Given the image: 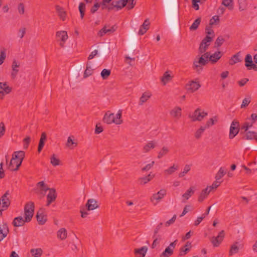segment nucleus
<instances>
[{"instance_id": "nucleus-1", "label": "nucleus", "mask_w": 257, "mask_h": 257, "mask_svg": "<svg viewBox=\"0 0 257 257\" xmlns=\"http://www.w3.org/2000/svg\"><path fill=\"white\" fill-rule=\"evenodd\" d=\"M25 152L23 151L15 152L10 162L9 168L15 171L19 169L25 157Z\"/></svg>"}, {"instance_id": "nucleus-2", "label": "nucleus", "mask_w": 257, "mask_h": 257, "mask_svg": "<svg viewBox=\"0 0 257 257\" xmlns=\"http://www.w3.org/2000/svg\"><path fill=\"white\" fill-rule=\"evenodd\" d=\"M121 111L119 110L115 115L113 113H110L109 111L105 113L103 117V121L107 124L114 123L117 124H120L122 122L121 119Z\"/></svg>"}, {"instance_id": "nucleus-3", "label": "nucleus", "mask_w": 257, "mask_h": 257, "mask_svg": "<svg viewBox=\"0 0 257 257\" xmlns=\"http://www.w3.org/2000/svg\"><path fill=\"white\" fill-rule=\"evenodd\" d=\"M166 195L167 190L165 189H161L152 195L150 202L154 206H156L163 200Z\"/></svg>"}, {"instance_id": "nucleus-4", "label": "nucleus", "mask_w": 257, "mask_h": 257, "mask_svg": "<svg viewBox=\"0 0 257 257\" xmlns=\"http://www.w3.org/2000/svg\"><path fill=\"white\" fill-rule=\"evenodd\" d=\"M208 114V113L201 108H197L192 113H190L189 117L193 121H201Z\"/></svg>"}, {"instance_id": "nucleus-5", "label": "nucleus", "mask_w": 257, "mask_h": 257, "mask_svg": "<svg viewBox=\"0 0 257 257\" xmlns=\"http://www.w3.org/2000/svg\"><path fill=\"white\" fill-rule=\"evenodd\" d=\"M34 209L35 205L33 202L30 201L26 204L24 207V213L25 221L27 222H29L32 220L34 213Z\"/></svg>"}, {"instance_id": "nucleus-6", "label": "nucleus", "mask_w": 257, "mask_h": 257, "mask_svg": "<svg viewBox=\"0 0 257 257\" xmlns=\"http://www.w3.org/2000/svg\"><path fill=\"white\" fill-rule=\"evenodd\" d=\"M206 63L207 60L205 59L203 56L196 57L193 61L192 68L196 72L200 73Z\"/></svg>"}, {"instance_id": "nucleus-7", "label": "nucleus", "mask_w": 257, "mask_h": 257, "mask_svg": "<svg viewBox=\"0 0 257 257\" xmlns=\"http://www.w3.org/2000/svg\"><path fill=\"white\" fill-rule=\"evenodd\" d=\"M201 87L200 82L198 79L189 81L185 85L186 90L191 93H193L198 90Z\"/></svg>"}, {"instance_id": "nucleus-8", "label": "nucleus", "mask_w": 257, "mask_h": 257, "mask_svg": "<svg viewBox=\"0 0 257 257\" xmlns=\"http://www.w3.org/2000/svg\"><path fill=\"white\" fill-rule=\"evenodd\" d=\"M174 77V74L172 71L168 70L166 71L160 77V81L163 86L166 85L171 82Z\"/></svg>"}, {"instance_id": "nucleus-9", "label": "nucleus", "mask_w": 257, "mask_h": 257, "mask_svg": "<svg viewBox=\"0 0 257 257\" xmlns=\"http://www.w3.org/2000/svg\"><path fill=\"white\" fill-rule=\"evenodd\" d=\"M239 126L238 121L235 120L232 121L229 128V138L230 139H232L238 134L239 130Z\"/></svg>"}, {"instance_id": "nucleus-10", "label": "nucleus", "mask_w": 257, "mask_h": 257, "mask_svg": "<svg viewBox=\"0 0 257 257\" xmlns=\"http://www.w3.org/2000/svg\"><path fill=\"white\" fill-rule=\"evenodd\" d=\"M10 195L9 191H7L0 198V208L6 210L10 205L11 201L8 196Z\"/></svg>"}, {"instance_id": "nucleus-11", "label": "nucleus", "mask_w": 257, "mask_h": 257, "mask_svg": "<svg viewBox=\"0 0 257 257\" xmlns=\"http://www.w3.org/2000/svg\"><path fill=\"white\" fill-rule=\"evenodd\" d=\"M56 36L57 41L60 42L59 45L61 47H64L65 42L68 38L67 33L65 31H60L56 32Z\"/></svg>"}, {"instance_id": "nucleus-12", "label": "nucleus", "mask_w": 257, "mask_h": 257, "mask_svg": "<svg viewBox=\"0 0 257 257\" xmlns=\"http://www.w3.org/2000/svg\"><path fill=\"white\" fill-rule=\"evenodd\" d=\"M177 240L171 242L168 246H167L164 251L161 254V257H169L174 252V250L176 247Z\"/></svg>"}, {"instance_id": "nucleus-13", "label": "nucleus", "mask_w": 257, "mask_h": 257, "mask_svg": "<svg viewBox=\"0 0 257 257\" xmlns=\"http://www.w3.org/2000/svg\"><path fill=\"white\" fill-rule=\"evenodd\" d=\"M127 2H128V0H119L113 1L111 6H109L107 9L109 11H110L113 10L114 8H116V10L118 11L125 7Z\"/></svg>"}, {"instance_id": "nucleus-14", "label": "nucleus", "mask_w": 257, "mask_h": 257, "mask_svg": "<svg viewBox=\"0 0 257 257\" xmlns=\"http://www.w3.org/2000/svg\"><path fill=\"white\" fill-rule=\"evenodd\" d=\"M225 235L224 230H221L218 233L217 236L212 237L211 242L214 247H218L223 241Z\"/></svg>"}, {"instance_id": "nucleus-15", "label": "nucleus", "mask_w": 257, "mask_h": 257, "mask_svg": "<svg viewBox=\"0 0 257 257\" xmlns=\"http://www.w3.org/2000/svg\"><path fill=\"white\" fill-rule=\"evenodd\" d=\"M212 40L208 37H205L202 41L199 48V52L200 53H204L207 50L209 46L210 45Z\"/></svg>"}, {"instance_id": "nucleus-16", "label": "nucleus", "mask_w": 257, "mask_h": 257, "mask_svg": "<svg viewBox=\"0 0 257 257\" xmlns=\"http://www.w3.org/2000/svg\"><path fill=\"white\" fill-rule=\"evenodd\" d=\"M206 54V58H207L209 61L213 64L218 62V61L221 58L223 55L222 52L219 51H216L211 54H209L208 53Z\"/></svg>"}, {"instance_id": "nucleus-17", "label": "nucleus", "mask_w": 257, "mask_h": 257, "mask_svg": "<svg viewBox=\"0 0 257 257\" xmlns=\"http://www.w3.org/2000/svg\"><path fill=\"white\" fill-rule=\"evenodd\" d=\"M37 220L39 224L43 225L47 221V216L45 214V210L43 208H41L37 212L36 215Z\"/></svg>"}, {"instance_id": "nucleus-18", "label": "nucleus", "mask_w": 257, "mask_h": 257, "mask_svg": "<svg viewBox=\"0 0 257 257\" xmlns=\"http://www.w3.org/2000/svg\"><path fill=\"white\" fill-rule=\"evenodd\" d=\"M243 244L239 241L234 242L230 246V248L229 251V255H232L234 254L237 253L239 250L242 248Z\"/></svg>"}, {"instance_id": "nucleus-19", "label": "nucleus", "mask_w": 257, "mask_h": 257, "mask_svg": "<svg viewBox=\"0 0 257 257\" xmlns=\"http://www.w3.org/2000/svg\"><path fill=\"white\" fill-rule=\"evenodd\" d=\"M245 66L248 70H257L256 65L252 61V56L250 54H247L244 59Z\"/></svg>"}, {"instance_id": "nucleus-20", "label": "nucleus", "mask_w": 257, "mask_h": 257, "mask_svg": "<svg viewBox=\"0 0 257 257\" xmlns=\"http://www.w3.org/2000/svg\"><path fill=\"white\" fill-rule=\"evenodd\" d=\"M195 188L192 186L189 187L182 195V202H186L195 193Z\"/></svg>"}, {"instance_id": "nucleus-21", "label": "nucleus", "mask_w": 257, "mask_h": 257, "mask_svg": "<svg viewBox=\"0 0 257 257\" xmlns=\"http://www.w3.org/2000/svg\"><path fill=\"white\" fill-rule=\"evenodd\" d=\"M57 197V194L56 190L54 188H51L49 190V193L47 196V206H49L50 204L54 202Z\"/></svg>"}, {"instance_id": "nucleus-22", "label": "nucleus", "mask_w": 257, "mask_h": 257, "mask_svg": "<svg viewBox=\"0 0 257 257\" xmlns=\"http://www.w3.org/2000/svg\"><path fill=\"white\" fill-rule=\"evenodd\" d=\"M9 232V229L7 223H4L0 225V242L8 235Z\"/></svg>"}, {"instance_id": "nucleus-23", "label": "nucleus", "mask_w": 257, "mask_h": 257, "mask_svg": "<svg viewBox=\"0 0 257 257\" xmlns=\"http://www.w3.org/2000/svg\"><path fill=\"white\" fill-rule=\"evenodd\" d=\"M150 25V22L148 19L145 20L143 24L140 26L138 34L139 35H143L145 34L147 31L149 29Z\"/></svg>"}, {"instance_id": "nucleus-24", "label": "nucleus", "mask_w": 257, "mask_h": 257, "mask_svg": "<svg viewBox=\"0 0 257 257\" xmlns=\"http://www.w3.org/2000/svg\"><path fill=\"white\" fill-rule=\"evenodd\" d=\"M152 96V93L150 91H146L143 92L140 98L139 104L140 105H143Z\"/></svg>"}, {"instance_id": "nucleus-25", "label": "nucleus", "mask_w": 257, "mask_h": 257, "mask_svg": "<svg viewBox=\"0 0 257 257\" xmlns=\"http://www.w3.org/2000/svg\"><path fill=\"white\" fill-rule=\"evenodd\" d=\"M157 145V142L156 141H150L148 142L143 147V152L148 153L153 149L155 148Z\"/></svg>"}, {"instance_id": "nucleus-26", "label": "nucleus", "mask_w": 257, "mask_h": 257, "mask_svg": "<svg viewBox=\"0 0 257 257\" xmlns=\"http://www.w3.org/2000/svg\"><path fill=\"white\" fill-rule=\"evenodd\" d=\"M211 191H212L210 190V188L208 186L205 188L203 189L200 192V194L198 197V201L200 202H202L207 197L208 195Z\"/></svg>"}, {"instance_id": "nucleus-27", "label": "nucleus", "mask_w": 257, "mask_h": 257, "mask_svg": "<svg viewBox=\"0 0 257 257\" xmlns=\"http://www.w3.org/2000/svg\"><path fill=\"white\" fill-rule=\"evenodd\" d=\"M148 250L146 246H144L139 248H136L135 251L137 257H145Z\"/></svg>"}, {"instance_id": "nucleus-28", "label": "nucleus", "mask_w": 257, "mask_h": 257, "mask_svg": "<svg viewBox=\"0 0 257 257\" xmlns=\"http://www.w3.org/2000/svg\"><path fill=\"white\" fill-rule=\"evenodd\" d=\"M241 61V58L240 53H237L233 55L229 59L228 63L229 65H234L235 64L240 62Z\"/></svg>"}, {"instance_id": "nucleus-29", "label": "nucleus", "mask_w": 257, "mask_h": 257, "mask_svg": "<svg viewBox=\"0 0 257 257\" xmlns=\"http://www.w3.org/2000/svg\"><path fill=\"white\" fill-rule=\"evenodd\" d=\"M26 222L27 221H25V218L23 219L22 216H18L14 219L12 224L15 227H20L23 226Z\"/></svg>"}, {"instance_id": "nucleus-30", "label": "nucleus", "mask_w": 257, "mask_h": 257, "mask_svg": "<svg viewBox=\"0 0 257 257\" xmlns=\"http://www.w3.org/2000/svg\"><path fill=\"white\" fill-rule=\"evenodd\" d=\"M86 207L88 210H93L98 207V205L97 204V201L93 199H90L87 201L86 204Z\"/></svg>"}, {"instance_id": "nucleus-31", "label": "nucleus", "mask_w": 257, "mask_h": 257, "mask_svg": "<svg viewBox=\"0 0 257 257\" xmlns=\"http://www.w3.org/2000/svg\"><path fill=\"white\" fill-rule=\"evenodd\" d=\"M47 139V136L45 133H43L41 134V138L39 143L38 148V152L40 153L43 149L45 141Z\"/></svg>"}, {"instance_id": "nucleus-32", "label": "nucleus", "mask_w": 257, "mask_h": 257, "mask_svg": "<svg viewBox=\"0 0 257 257\" xmlns=\"http://www.w3.org/2000/svg\"><path fill=\"white\" fill-rule=\"evenodd\" d=\"M154 177V175L150 173L148 176L140 178L139 179V183L141 185H145L149 182Z\"/></svg>"}, {"instance_id": "nucleus-33", "label": "nucleus", "mask_w": 257, "mask_h": 257, "mask_svg": "<svg viewBox=\"0 0 257 257\" xmlns=\"http://www.w3.org/2000/svg\"><path fill=\"white\" fill-rule=\"evenodd\" d=\"M207 128L206 126L205 125H201L200 127L197 128L194 133V137L196 139H200L202 135L203 134L204 131Z\"/></svg>"}, {"instance_id": "nucleus-34", "label": "nucleus", "mask_w": 257, "mask_h": 257, "mask_svg": "<svg viewBox=\"0 0 257 257\" xmlns=\"http://www.w3.org/2000/svg\"><path fill=\"white\" fill-rule=\"evenodd\" d=\"M218 120V117L217 115H214L210 118L206 122V125L207 128H209L210 126L216 124Z\"/></svg>"}, {"instance_id": "nucleus-35", "label": "nucleus", "mask_w": 257, "mask_h": 257, "mask_svg": "<svg viewBox=\"0 0 257 257\" xmlns=\"http://www.w3.org/2000/svg\"><path fill=\"white\" fill-rule=\"evenodd\" d=\"M56 9L60 18L62 21H65L66 19V13L64 9L59 6H56Z\"/></svg>"}, {"instance_id": "nucleus-36", "label": "nucleus", "mask_w": 257, "mask_h": 257, "mask_svg": "<svg viewBox=\"0 0 257 257\" xmlns=\"http://www.w3.org/2000/svg\"><path fill=\"white\" fill-rule=\"evenodd\" d=\"M171 115L175 118H178L181 115V109L179 107L174 108L170 112Z\"/></svg>"}, {"instance_id": "nucleus-37", "label": "nucleus", "mask_w": 257, "mask_h": 257, "mask_svg": "<svg viewBox=\"0 0 257 257\" xmlns=\"http://www.w3.org/2000/svg\"><path fill=\"white\" fill-rule=\"evenodd\" d=\"M19 66L20 65L18 64L16 60H14L13 62L12 66L13 71L12 72L11 76L12 78L14 79L16 77L19 71V69H18V68H19Z\"/></svg>"}, {"instance_id": "nucleus-38", "label": "nucleus", "mask_w": 257, "mask_h": 257, "mask_svg": "<svg viewBox=\"0 0 257 257\" xmlns=\"http://www.w3.org/2000/svg\"><path fill=\"white\" fill-rule=\"evenodd\" d=\"M73 138H74L73 136L69 137L66 144V146L71 149H73L77 145V143L73 140Z\"/></svg>"}, {"instance_id": "nucleus-39", "label": "nucleus", "mask_w": 257, "mask_h": 257, "mask_svg": "<svg viewBox=\"0 0 257 257\" xmlns=\"http://www.w3.org/2000/svg\"><path fill=\"white\" fill-rule=\"evenodd\" d=\"M237 4L240 11H244L247 7V0H237Z\"/></svg>"}, {"instance_id": "nucleus-40", "label": "nucleus", "mask_w": 257, "mask_h": 257, "mask_svg": "<svg viewBox=\"0 0 257 257\" xmlns=\"http://www.w3.org/2000/svg\"><path fill=\"white\" fill-rule=\"evenodd\" d=\"M191 247V243L187 242L185 246L182 247L180 249V255L183 256L187 253V252L190 250V248Z\"/></svg>"}, {"instance_id": "nucleus-41", "label": "nucleus", "mask_w": 257, "mask_h": 257, "mask_svg": "<svg viewBox=\"0 0 257 257\" xmlns=\"http://www.w3.org/2000/svg\"><path fill=\"white\" fill-rule=\"evenodd\" d=\"M57 237L61 240L65 239L67 237V231L64 228H62L57 232Z\"/></svg>"}, {"instance_id": "nucleus-42", "label": "nucleus", "mask_w": 257, "mask_h": 257, "mask_svg": "<svg viewBox=\"0 0 257 257\" xmlns=\"http://www.w3.org/2000/svg\"><path fill=\"white\" fill-rule=\"evenodd\" d=\"M226 174V170L224 167H221L220 168L219 170H218V172L217 173L216 176H215V179L216 180H220L223 177V176Z\"/></svg>"}, {"instance_id": "nucleus-43", "label": "nucleus", "mask_w": 257, "mask_h": 257, "mask_svg": "<svg viewBox=\"0 0 257 257\" xmlns=\"http://www.w3.org/2000/svg\"><path fill=\"white\" fill-rule=\"evenodd\" d=\"M254 122L248 118V121H245L242 126V129L244 130L245 132H247V131L251 128L252 125L254 124Z\"/></svg>"}, {"instance_id": "nucleus-44", "label": "nucleus", "mask_w": 257, "mask_h": 257, "mask_svg": "<svg viewBox=\"0 0 257 257\" xmlns=\"http://www.w3.org/2000/svg\"><path fill=\"white\" fill-rule=\"evenodd\" d=\"M93 72V69L91 68V66L87 63L86 68L84 71L83 77L86 78L89 76L91 75Z\"/></svg>"}, {"instance_id": "nucleus-45", "label": "nucleus", "mask_w": 257, "mask_h": 257, "mask_svg": "<svg viewBox=\"0 0 257 257\" xmlns=\"http://www.w3.org/2000/svg\"><path fill=\"white\" fill-rule=\"evenodd\" d=\"M205 33L207 34L206 37L210 38L211 40H212L215 37L214 31L211 28V26H208L206 27Z\"/></svg>"}, {"instance_id": "nucleus-46", "label": "nucleus", "mask_w": 257, "mask_h": 257, "mask_svg": "<svg viewBox=\"0 0 257 257\" xmlns=\"http://www.w3.org/2000/svg\"><path fill=\"white\" fill-rule=\"evenodd\" d=\"M178 167L177 165H173L170 167L164 170V173L167 175H170L174 173L176 170H177Z\"/></svg>"}, {"instance_id": "nucleus-47", "label": "nucleus", "mask_w": 257, "mask_h": 257, "mask_svg": "<svg viewBox=\"0 0 257 257\" xmlns=\"http://www.w3.org/2000/svg\"><path fill=\"white\" fill-rule=\"evenodd\" d=\"M221 4L229 10H232L233 8V0H222Z\"/></svg>"}, {"instance_id": "nucleus-48", "label": "nucleus", "mask_w": 257, "mask_h": 257, "mask_svg": "<svg viewBox=\"0 0 257 257\" xmlns=\"http://www.w3.org/2000/svg\"><path fill=\"white\" fill-rule=\"evenodd\" d=\"M201 22V18H198L196 19L191 26L190 27L189 29L190 31H195L196 30L198 26H199Z\"/></svg>"}, {"instance_id": "nucleus-49", "label": "nucleus", "mask_w": 257, "mask_h": 257, "mask_svg": "<svg viewBox=\"0 0 257 257\" xmlns=\"http://www.w3.org/2000/svg\"><path fill=\"white\" fill-rule=\"evenodd\" d=\"M245 137L247 140L255 139L257 141V133L248 131L246 133Z\"/></svg>"}, {"instance_id": "nucleus-50", "label": "nucleus", "mask_w": 257, "mask_h": 257, "mask_svg": "<svg viewBox=\"0 0 257 257\" xmlns=\"http://www.w3.org/2000/svg\"><path fill=\"white\" fill-rule=\"evenodd\" d=\"M169 151V149L167 147H163L158 153V158L160 159L166 155Z\"/></svg>"}, {"instance_id": "nucleus-51", "label": "nucleus", "mask_w": 257, "mask_h": 257, "mask_svg": "<svg viewBox=\"0 0 257 257\" xmlns=\"http://www.w3.org/2000/svg\"><path fill=\"white\" fill-rule=\"evenodd\" d=\"M191 169V165H186L182 171L180 172L179 174V177L180 178H182Z\"/></svg>"}, {"instance_id": "nucleus-52", "label": "nucleus", "mask_w": 257, "mask_h": 257, "mask_svg": "<svg viewBox=\"0 0 257 257\" xmlns=\"http://www.w3.org/2000/svg\"><path fill=\"white\" fill-rule=\"evenodd\" d=\"M111 74V71L109 69H104L101 72V76L103 80H105L108 78Z\"/></svg>"}, {"instance_id": "nucleus-53", "label": "nucleus", "mask_w": 257, "mask_h": 257, "mask_svg": "<svg viewBox=\"0 0 257 257\" xmlns=\"http://www.w3.org/2000/svg\"><path fill=\"white\" fill-rule=\"evenodd\" d=\"M50 163L54 167L59 165L60 160L56 158V155L53 154L50 158Z\"/></svg>"}, {"instance_id": "nucleus-54", "label": "nucleus", "mask_w": 257, "mask_h": 257, "mask_svg": "<svg viewBox=\"0 0 257 257\" xmlns=\"http://www.w3.org/2000/svg\"><path fill=\"white\" fill-rule=\"evenodd\" d=\"M31 253L34 257H40L42 254V250L41 248L31 249Z\"/></svg>"}, {"instance_id": "nucleus-55", "label": "nucleus", "mask_w": 257, "mask_h": 257, "mask_svg": "<svg viewBox=\"0 0 257 257\" xmlns=\"http://www.w3.org/2000/svg\"><path fill=\"white\" fill-rule=\"evenodd\" d=\"M219 22V18L218 16H214L209 21V26L217 25Z\"/></svg>"}, {"instance_id": "nucleus-56", "label": "nucleus", "mask_w": 257, "mask_h": 257, "mask_svg": "<svg viewBox=\"0 0 257 257\" xmlns=\"http://www.w3.org/2000/svg\"><path fill=\"white\" fill-rule=\"evenodd\" d=\"M79 11L80 13V17L81 19L84 18L85 11V4L84 3H80L79 5Z\"/></svg>"}, {"instance_id": "nucleus-57", "label": "nucleus", "mask_w": 257, "mask_h": 257, "mask_svg": "<svg viewBox=\"0 0 257 257\" xmlns=\"http://www.w3.org/2000/svg\"><path fill=\"white\" fill-rule=\"evenodd\" d=\"M251 98L250 96L245 97L242 100L240 107L241 108L246 107L250 102Z\"/></svg>"}, {"instance_id": "nucleus-58", "label": "nucleus", "mask_w": 257, "mask_h": 257, "mask_svg": "<svg viewBox=\"0 0 257 257\" xmlns=\"http://www.w3.org/2000/svg\"><path fill=\"white\" fill-rule=\"evenodd\" d=\"M37 186L40 188L41 190L44 191H47L49 190L50 188H48L47 186L45 184L43 181L39 182L37 184Z\"/></svg>"}, {"instance_id": "nucleus-59", "label": "nucleus", "mask_w": 257, "mask_h": 257, "mask_svg": "<svg viewBox=\"0 0 257 257\" xmlns=\"http://www.w3.org/2000/svg\"><path fill=\"white\" fill-rule=\"evenodd\" d=\"M154 164L155 162L152 160L151 161H150V162L146 164L144 167L142 168V170L145 171L150 170L151 169L153 168Z\"/></svg>"}, {"instance_id": "nucleus-60", "label": "nucleus", "mask_w": 257, "mask_h": 257, "mask_svg": "<svg viewBox=\"0 0 257 257\" xmlns=\"http://www.w3.org/2000/svg\"><path fill=\"white\" fill-rule=\"evenodd\" d=\"M221 183V182L220 181L215 179V181L213 182L211 185L208 186L210 187V190L212 191L214 189H216L220 185Z\"/></svg>"}, {"instance_id": "nucleus-61", "label": "nucleus", "mask_w": 257, "mask_h": 257, "mask_svg": "<svg viewBox=\"0 0 257 257\" xmlns=\"http://www.w3.org/2000/svg\"><path fill=\"white\" fill-rule=\"evenodd\" d=\"M224 41V39L222 37H218L215 42V46L218 47H220L221 45H222Z\"/></svg>"}, {"instance_id": "nucleus-62", "label": "nucleus", "mask_w": 257, "mask_h": 257, "mask_svg": "<svg viewBox=\"0 0 257 257\" xmlns=\"http://www.w3.org/2000/svg\"><path fill=\"white\" fill-rule=\"evenodd\" d=\"M176 219V215H174L170 219H169V220L165 222V226L166 227L169 226L170 225L173 224L175 222Z\"/></svg>"}, {"instance_id": "nucleus-63", "label": "nucleus", "mask_w": 257, "mask_h": 257, "mask_svg": "<svg viewBox=\"0 0 257 257\" xmlns=\"http://www.w3.org/2000/svg\"><path fill=\"white\" fill-rule=\"evenodd\" d=\"M101 5V3L99 4L98 3H95L94 4L93 6L90 9V12L92 14L95 13L98 10V8L100 7Z\"/></svg>"}, {"instance_id": "nucleus-64", "label": "nucleus", "mask_w": 257, "mask_h": 257, "mask_svg": "<svg viewBox=\"0 0 257 257\" xmlns=\"http://www.w3.org/2000/svg\"><path fill=\"white\" fill-rule=\"evenodd\" d=\"M18 10L20 14L23 15L25 13V6L24 4H19L18 5Z\"/></svg>"}]
</instances>
